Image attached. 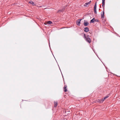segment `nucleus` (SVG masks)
<instances>
[{
    "instance_id": "nucleus-13",
    "label": "nucleus",
    "mask_w": 120,
    "mask_h": 120,
    "mask_svg": "<svg viewBox=\"0 0 120 120\" xmlns=\"http://www.w3.org/2000/svg\"><path fill=\"white\" fill-rule=\"evenodd\" d=\"M89 4L88 3H86L84 5V6H86V7H88L89 6H88V5H89Z\"/></svg>"
},
{
    "instance_id": "nucleus-5",
    "label": "nucleus",
    "mask_w": 120,
    "mask_h": 120,
    "mask_svg": "<svg viewBox=\"0 0 120 120\" xmlns=\"http://www.w3.org/2000/svg\"><path fill=\"white\" fill-rule=\"evenodd\" d=\"M82 20L81 19H78L77 20V21L76 22V23L77 24V25L78 26H80V21L81 20Z\"/></svg>"
},
{
    "instance_id": "nucleus-23",
    "label": "nucleus",
    "mask_w": 120,
    "mask_h": 120,
    "mask_svg": "<svg viewBox=\"0 0 120 120\" xmlns=\"http://www.w3.org/2000/svg\"><path fill=\"white\" fill-rule=\"evenodd\" d=\"M114 75H116H116H115V74H114Z\"/></svg>"
},
{
    "instance_id": "nucleus-14",
    "label": "nucleus",
    "mask_w": 120,
    "mask_h": 120,
    "mask_svg": "<svg viewBox=\"0 0 120 120\" xmlns=\"http://www.w3.org/2000/svg\"><path fill=\"white\" fill-rule=\"evenodd\" d=\"M57 105V102H54V106L55 107H56Z\"/></svg>"
},
{
    "instance_id": "nucleus-6",
    "label": "nucleus",
    "mask_w": 120,
    "mask_h": 120,
    "mask_svg": "<svg viewBox=\"0 0 120 120\" xmlns=\"http://www.w3.org/2000/svg\"><path fill=\"white\" fill-rule=\"evenodd\" d=\"M102 0V7L103 9L105 8V0Z\"/></svg>"
},
{
    "instance_id": "nucleus-12",
    "label": "nucleus",
    "mask_w": 120,
    "mask_h": 120,
    "mask_svg": "<svg viewBox=\"0 0 120 120\" xmlns=\"http://www.w3.org/2000/svg\"><path fill=\"white\" fill-rule=\"evenodd\" d=\"M67 86L65 85L64 87V91L65 92H66L67 91V90L66 89Z\"/></svg>"
},
{
    "instance_id": "nucleus-17",
    "label": "nucleus",
    "mask_w": 120,
    "mask_h": 120,
    "mask_svg": "<svg viewBox=\"0 0 120 120\" xmlns=\"http://www.w3.org/2000/svg\"><path fill=\"white\" fill-rule=\"evenodd\" d=\"M95 21L96 22H98L99 21V20H97V19H95Z\"/></svg>"
},
{
    "instance_id": "nucleus-9",
    "label": "nucleus",
    "mask_w": 120,
    "mask_h": 120,
    "mask_svg": "<svg viewBox=\"0 0 120 120\" xmlns=\"http://www.w3.org/2000/svg\"><path fill=\"white\" fill-rule=\"evenodd\" d=\"M29 3L32 4L33 6H35L36 5V4L32 0L30 1L29 2Z\"/></svg>"
},
{
    "instance_id": "nucleus-2",
    "label": "nucleus",
    "mask_w": 120,
    "mask_h": 120,
    "mask_svg": "<svg viewBox=\"0 0 120 120\" xmlns=\"http://www.w3.org/2000/svg\"><path fill=\"white\" fill-rule=\"evenodd\" d=\"M65 7L64 6L61 9L58 10L57 11V13H59L60 12H63L65 8Z\"/></svg>"
},
{
    "instance_id": "nucleus-20",
    "label": "nucleus",
    "mask_w": 120,
    "mask_h": 120,
    "mask_svg": "<svg viewBox=\"0 0 120 120\" xmlns=\"http://www.w3.org/2000/svg\"><path fill=\"white\" fill-rule=\"evenodd\" d=\"M104 99H106L107 98L106 97H105L104 98Z\"/></svg>"
},
{
    "instance_id": "nucleus-25",
    "label": "nucleus",
    "mask_w": 120,
    "mask_h": 120,
    "mask_svg": "<svg viewBox=\"0 0 120 120\" xmlns=\"http://www.w3.org/2000/svg\"><path fill=\"white\" fill-rule=\"evenodd\" d=\"M62 77H63V75H62Z\"/></svg>"
},
{
    "instance_id": "nucleus-8",
    "label": "nucleus",
    "mask_w": 120,
    "mask_h": 120,
    "mask_svg": "<svg viewBox=\"0 0 120 120\" xmlns=\"http://www.w3.org/2000/svg\"><path fill=\"white\" fill-rule=\"evenodd\" d=\"M86 21H86L85 20L84 22L83 23V24L85 26H87L89 24V23H88L87 21Z\"/></svg>"
},
{
    "instance_id": "nucleus-24",
    "label": "nucleus",
    "mask_w": 120,
    "mask_h": 120,
    "mask_svg": "<svg viewBox=\"0 0 120 120\" xmlns=\"http://www.w3.org/2000/svg\"><path fill=\"white\" fill-rule=\"evenodd\" d=\"M93 50V51H94V52L95 53V52L94 51V50Z\"/></svg>"
},
{
    "instance_id": "nucleus-18",
    "label": "nucleus",
    "mask_w": 120,
    "mask_h": 120,
    "mask_svg": "<svg viewBox=\"0 0 120 120\" xmlns=\"http://www.w3.org/2000/svg\"><path fill=\"white\" fill-rule=\"evenodd\" d=\"M91 2V1H90L89 2H88V3L89 4H90Z\"/></svg>"
},
{
    "instance_id": "nucleus-3",
    "label": "nucleus",
    "mask_w": 120,
    "mask_h": 120,
    "mask_svg": "<svg viewBox=\"0 0 120 120\" xmlns=\"http://www.w3.org/2000/svg\"><path fill=\"white\" fill-rule=\"evenodd\" d=\"M97 9V2H96L95 3V5L94 6V12L95 14H97V12L96 11Z\"/></svg>"
},
{
    "instance_id": "nucleus-19",
    "label": "nucleus",
    "mask_w": 120,
    "mask_h": 120,
    "mask_svg": "<svg viewBox=\"0 0 120 120\" xmlns=\"http://www.w3.org/2000/svg\"><path fill=\"white\" fill-rule=\"evenodd\" d=\"M109 96H106L105 97H106V98H108V97H109Z\"/></svg>"
},
{
    "instance_id": "nucleus-21",
    "label": "nucleus",
    "mask_w": 120,
    "mask_h": 120,
    "mask_svg": "<svg viewBox=\"0 0 120 120\" xmlns=\"http://www.w3.org/2000/svg\"><path fill=\"white\" fill-rule=\"evenodd\" d=\"M49 47H50V43H49Z\"/></svg>"
},
{
    "instance_id": "nucleus-7",
    "label": "nucleus",
    "mask_w": 120,
    "mask_h": 120,
    "mask_svg": "<svg viewBox=\"0 0 120 120\" xmlns=\"http://www.w3.org/2000/svg\"><path fill=\"white\" fill-rule=\"evenodd\" d=\"M84 31L86 32H88L89 31V29L88 27H86L84 28Z\"/></svg>"
},
{
    "instance_id": "nucleus-22",
    "label": "nucleus",
    "mask_w": 120,
    "mask_h": 120,
    "mask_svg": "<svg viewBox=\"0 0 120 120\" xmlns=\"http://www.w3.org/2000/svg\"><path fill=\"white\" fill-rule=\"evenodd\" d=\"M44 24L45 25H46L47 24L46 23H45Z\"/></svg>"
},
{
    "instance_id": "nucleus-16",
    "label": "nucleus",
    "mask_w": 120,
    "mask_h": 120,
    "mask_svg": "<svg viewBox=\"0 0 120 120\" xmlns=\"http://www.w3.org/2000/svg\"><path fill=\"white\" fill-rule=\"evenodd\" d=\"M87 37V36H86V34H84V39L86 38Z\"/></svg>"
},
{
    "instance_id": "nucleus-11",
    "label": "nucleus",
    "mask_w": 120,
    "mask_h": 120,
    "mask_svg": "<svg viewBox=\"0 0 120 120\" xmlns=\"http://www.w3.org/2000/svg\"><path fill=\"white\" fill-rule=\"evenodd\" d=\"M95 21V19L94 18L92 19L90 21V23H94Z\"/></svg>"
},
{
    "instance_id": "nucleus-4",
    "label": "nucleus",
    "mask_w": 120,
    "mask_h": 120,
    "mask_svg": "<svg viewBox=\"0 0 120 120\" xmlns=\"http://www.w3.org/2000/svg\"><path fill=\"white\" fill-rule=\"evenodd\" d=\"M101 18L103 19L104 18V9H103V11L102 12H101Z\"/></svg>"
},
{
    "instance_id": "nucleus-15",
    "label": "nucleus",
    "mask_w": 120,
    "mask_h": 120,
    "mask_svg": "<svg viewBox=\"0 0 120 120\" xmlns=\"http://www.w3.org/2000/svg\"><path fill=\"white\" fill-rule=\"evenodd\" d=\"M52 23V22H51L50 21H48L47 24H50Z\"/></svg>"
},
{
    "instance_id": "nucleus-10",
    "label": "nucleus",
    "mask_w": 120,
    "mask_h": 120,
    "mask_svg": "<svg viewBox=\"0 0 120 120\" xmlns=\"http://www.w3.org/2000/svg\"><path fill=\"white\" fill-rule=\"evenodd\" d=\"M105 100V99H104V98H103L101 99H98V101L100 103H102Z\"/></svg>"
},
{
    "instance_id": "nucleus-1",
    "label": "nucleus",
    "mask_w": 120,
    "mask_h": 120,
    "mask_svg": "<svg viewBox=\"0 0 120 120\" xmlns=\"http://www.w3.org/2000/svg\"><path fill=\"white\" fill-rule=\"evenodd\" d=\"M85 40L88 43H90L91 41L90 38L89 37V35H87V37L85 39Z\"/></svg>"
}]
</instances>
